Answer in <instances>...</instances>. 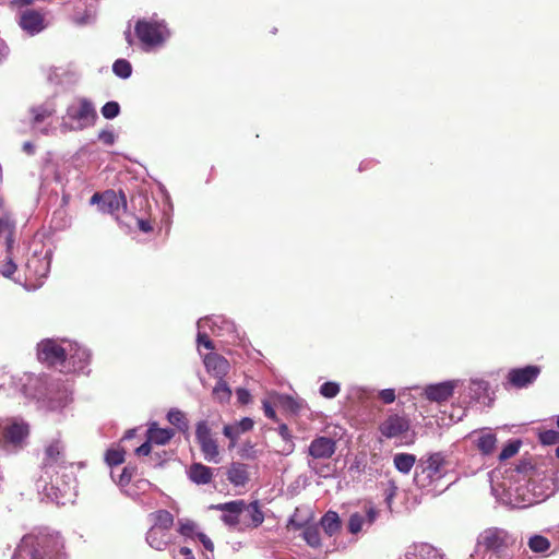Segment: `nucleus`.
Masks as SVG:
<instances>
[{
  "label": "nucleus",
  "mask_w": 559,
  "mask_h": 559,
  "mask_svg": "<svg viewBox=\"0 0 559 559\" xmlns=\"http://www.w3.org/2000/svg\"><path fill=\"white\" fill-rule=\"evenodd\" d=\"M132 473H133V468L131 467H124L122 473L120 474L119 476V480H118V484L120 486H126L130 483L131 480V477H132Z\"/></svg>",
  "instance_id": "nucleus-51"
},
{
  "label": "nucleus",
  "mask_w": 559,
  "mask_h": 559,
  "mask_svg": "<svg viewBox=\"0 0 559 559\" xmlns=\"http://www.w3.org/2000/svg\"><path fill=\"white\" fill-rule=\"evenodd\" d=\"M302 535H304V539L310 547L317 548L320 546V531H319L318 526H314V525L306 526Z\"/></svg>",
  "instance_id": "nucleus-38"
},
{
  "label": "nucleus",
  "mask_w": 559,
  "mask_h": 559,
  "mask_svg": "<svg viewBox=\"0 0 559 559\" xmlns=\"http://www.w3.org/2000/svg\"><path fill=\"white\" fill-rule=\"evenodd\" d=\"M539 441L545 445H551L559 442V432L556 430H546L539 433Z\"/></svg>",
  "instance_id": "nucleus-45"
},
{
  "label": "nucleus",
  "mask_w": 559,
  "mask_h": 559,
  "mask_svg": "<svg viewBox=\"0 0 559 559\" xmlns=\"http://www.w3.org/2000/svg\"><path fill=\"white\" fill-rule=\"evenodd\" d=\"M540 368L538 366H525L523 368H514L508 372L507 384L516 389L531 385L539 376Z\"/></svg>",
  "instance_id": "nucleus-15"
},
{
  "label": "nucleus",
  "mask_w": 559,
  "mask_h": 559,
  "mask_svg": "<svg viewBox=\"0 0 559 559\" xmlns=\"http://www.w3.org/2000/svg\"><path fill=\"white\" fill-rule=\"evenodd\" d=\"M188 476L191 481L198 485H206L213 478L212 468L201 463H193L188 471Z\"/></svg>",
  "instance_id": "nucleus-25"
},
{
  "label": "nucleus",
  "mask_w": 559,
  "mask_h": 559,
  "mask_svg": "<svg viewBox=\"0 0 559 559\" xmlns=\"http://www.w3.org/2000/svg\"><path fill=\"white\" fill-rule=\"evenodd\" d=\"M112 71L117 76L128 79L132 73V67L126 59H118L112 64Z\"/></svg>",
  "instance_id": "nucleus-39"
},
{
  "label": "nucleus",
  "mask_w": 559,
  "mask_h": 559,
  "mask_svg": "<svg viewBox=\"0 0 559 559\" xmlns=\"http://www.w3.org/2000/svg\"><path fill=\"white\" fill-rule=\"evenodd\" d=\"M245 507V500H234L213 506L212 508L223 512L221 519L226 525L235 527L241 523Z\"/></svg>",
  "instance_id": "nucleus-17"
},
{
  "label": "nucleus",
  "mask_w": 559,
  "mask_h": 559,
  "mask_svg": "<svg viewBox=\"0 0 559 559\" xmlns=\"http://www.w3.org/2000/svg\"><path fill=\"white\" fill-rule=\"evenodd\" d=\"M124 36H126V40H127L129 44H132V36H131L130 31H127V32L124 33Z\"/></svg>",
  "instance_id": "nucleus-63"
},
{
  "label": "nucleus",
  "mask_w": 559,
  "mask_h": 559,
  "mask_svg": "<svg viewBox=\"0 0 559 559\" xmlns=\"http://www.w3.org/2000/svg\"><path fill=\"white\" fill-rule=\"evenodd\" d=\"M154 525L152 527H158L169 532V528L174 525V515L167 510H158L153 513Z\"/></svg>",
  "instance_id": "nucleus-34"
},
{
  "label": "nucleus",
  "mask_w": 559,
  "mask_h": 559,
  "mask_svg": "<svg viewBox=\"0 0 559 559\" xmlns=\"http://www.w3.org/2000/svg\"><path fill=\"white\" fill-rule=\"evenodd\" d=\"M138 225H139V228L144 233H148L150 230H152V226L147 221L138 219Z\"/></svg>",
  "instance_id": "nucleus-60"
},
{
  "label": "nucleus",
  "mask_w": 559,
  "mask_h": 559,
  "mask_svg": "<svg viewBox=\"0 0 559 559\" xmlns=\"http://www.w3.org/2000/svg\"><path fill=\"white\" fill-rule=\"evenodd\" d=\"M100 112L106 119H114L120 112V106L117 102H107L100 109Z\"/></svg>",
  "instance_id": "nucleus-44"
},
{
  "label": "nucleus",
  "mask_w": 559,
  "mask_h": 559,
  "mask_svg": "<svg viewBox=\"0 0 559 559\" xmlns=\"http://www.w3.org/2000/svg\"><path fill=\"white\" fill-rule=\"evenodd\" d=\"M445 464V456L441 452L421 456L415 467V485L427 492L437 491V483L447 474Z\"/></svg>",
  "instance_id": "nucleus-4"
},
{
  "label": "nucleus",
  "mask_w": 559,
  "mask_h": 559,
  "mask_svg": "<svg viewBox=\"0 0 559 559\" xmlns=\"http://www.w3.org/2000/svg\"><path fill=\"white\" fill-rule=\"evenodd\" d=\"M497 438L491 431H483L475 440L477 449L484 454L489 455L496 448Z\"/></svg>",
  "instance_id": "nucleus-31"
},
{
  "label": "nucleus",
  "mask_w": 559,
  "mask_h": 559,
  "mask_svg": "<svg viewBox=\"0 0 559 559\" xmlns=\"http://www.w3.org/2000/svg\"><path fill=\"white\" fill-rule=\"evenodd\" d=\"M138 38L146 47L162 45L169 36V32L164 23L140 20L135 25Z\"/></svg>",
  "instance_id": "nucleus-8"
},
{
  "label": "nucleus",
  "mask_w": 559,
  "mask_h": 559,
  "mask_svg": "<svg viewBox=\"0 0 559 559\" xmlns=\"http://www.w3.org/2000/svg\"><path fill=\"white\" fill-rule=\"evenodd\" d=\"M263 411H264V415L272 419V420H276V413L274 411V408L272 407V405L267 402V401H263Z\"/></svg>",
  "instance_id": "nucleus-57"
},
{
  "label": "nucleus",
  "mask_w": 559,
  "mask_h": 559,
  "mask_svg": "<svg viewBox=\"0 0 559 559\" xmlns=\"http://www.w3.org/2000/svg\"><path fill=\"white\" fill-rule=\"evenodd\" d=\"M63 539L59 534L22 538L12 559H66Z\"/></svg>",
  "instance_id": "nucleus-3"
},
{
  "label": "nucleus",
  "mask_w": 559,
  "mask_h": 559,
  "mask_svg": "<svg viewBox=\"0 0 559 559\" xmlns=\"http://www.w3.org/2000/svg\"><path fill=\"white\" fill-rule=\"evenodd\" d=\"M237 399L241 404H248L250 402L251 395L247 389L239 388L236 391Z\"/></svg>",
  "instance_id": "nucleus-54"
},
{
  "label": "nucleus",
  "mask_w": 559,
  "mask_h": 559,
  "mask_svg": "<svg viewBox=\"0 0 559 559\" xmlns=\"http://www.w3.org/2000/svg\"><path fill=\"white\" fill-rule=\"evenodd\" d=\"M341 391L337 382L328 381L320 386V394L326 399L335 397Z\"/></svg>",
  "instance_id": "nucleus-43"
},
{
  "label": "nucleus",
  "mask_w": 559,
  "mask_h": 559,
  "mask_svg": "<svg viewBox=\"0 0 559 559\" xmlns=\"http://www.w3.org/2000/svg\"><path fill=\"white\" fill-rule=\"evenodd\" d=\"M223 432L231 441L237 440L240 436L239 429L236 425H226L223 429Z\"/></svg>",
  "instance_id": "nucleus-48"
},
{
  "label": "nucleus",
  "mask_w": 559,
  "mask_h": 559,
  "mask_svg": "<svg viewBox=\"0 0 559 559\" xmlns=\"http://www.w3.org/2000/svg\"><path fill=\"white\" fill-rule=\"evenodd\" d=\"M409 428L411 421L406 416L393 414L381 423L379 430L382 436L392 439L403 437Z\"/></svg>",
  "instance_id": "nucleus-16"
},
{
  "label": "nucleus",
  "mask_w": 559,
  "mask_h": 559,
  "mask_svg": "<svg viewBox=\"0 0 559 559\" xmlns=\"http://www.w3.org/2000/svg\"><path fill=\"white\" fill-rule=\"evenodd\" d=\"M151 441H146L143 444H141L139 448H136L135 453L138 455H148L151 453Z\"/></svg>",
  "instance_id": "nucleus-58"
},
{
  "label": "nucleus",
  "mask_w": 559,
  "mask_h": 559,
  "mask_svg": "<svg viewBox=\"0 0 559 559\" xmlns=\"http://www.w3.org/2000/svg\"><path fill=\"white\" fill-rule=\"evenodd\" d=\"M98 140L106 145H112L116 141V135L111 130H102L98 133Z\"/></svg>",
  "instance_id": "nucleus-47"
},
{
  "label": "nucleus",
  "mask_w": 559,
  "mask_h": 559,
  "mask_svg": "<svg viewBox=\"0 0 559 559\" xmlns=\"http://www.w3.org/2000/svg\"><path fill=\"white\" fill-rule=\"evenodd\" d=\"M195 439L207 462L218 463L219 451L216 440L212 437L211 429L205 421H200L195 429Z\"/></svg>",
  "instance_id": "nucleus-12"
},
{
  "label": "nucleus",
  "mask_w": 559,
  "mask_h": 559,
  "mask_svg": "<svg viewBox=\"0 0 559 559\" xmlns=\"http://www.w3.org/2000/svg\"><path fill=\"white\" fill-rule=\"evenodd\" d=\"M236 426L238 427L239 432L242 433L252 429L253 420L249 417H245L240 421H238Z\"/></svg>",
  "instance_id": "nucleus-52"
},
{
  "label": "nucleus",
  "mask_w": 559,
  "mask_h": 559,
  "mask_svg": "<svg viewBox=\"0 0 559 559\" xmlns=\"http://www.w3.org/2000/svg\"><path fill=\"white\" fill-rule=\"evenodd\" d=\"M203 362L207 372L217 378V380L224 379L230 369L229 361L218 354H207Z\"/></svg>",
  "instance_id": "nucleus-20"
},
{
  "label": "nucleus",
  "mask_w": 559,
  "mask_h": 559,
  "mask_svg": "<svg viewBox=\"0 0 559 559\" xmlns=\"http://www.w3.org/2000/svg\"><path fill=\"white\" fill-rule=\"evenodd\" d=\"M28 425L17 418H8L0 420V447L1 448H22L28 437Z\"/></svg>",
  "instance_id": "nucleus-7"
},
{
  "label": "nucleus",
  "mask_w": 559,
  "mask_h": 559,
  "mask_svg": "<svg viewBox=\"0 0 559 559\" xmlns=\"http://www.w3.org/2000/svg\"><path fill=\"white\" fill-rule=\"evenodd\" d=\"M13 231H14L13 221L2 209H0V236H4V238H5L8 253H10V250L14 242Z\"/></svg>",
  "instance_id": "nucleus-28"
},
{
  "label": "nucleus",
  "mask_w": 559,
  "mask_h": 559,
  "mask_svg": "<svg viewBox=\"0 0 559 559\" xmlns=\"http://www.w3.org/2000/svg\"><path fill=\"white\" fill-rule=\"evenodd\" d=\"M146 542L152 548L162 551L171 543V536L167 531L151 527L146 533Z\"/></svg>",
  "instance_id": "nucleus-23"
},
{
  "label": "nucleus",
  "mask_w": 559,
  "mask_h": 559,
  "mask_svg": "<svg viewBox=\"0 0 559 559\" xmlns=\"http://www.w3.org/2000/svg\"><path fill=\"white\" fill-rule=\"evenodd\" d=\"M0 386H9L13 393L37 399L50 411L61 409L71 402L72 385L61 379H48L33 373L0 376Z\"/></svg>",
  "instance_id": "nucleus-1"
},
{
  "label": "nucleus",
  "mask_w": 559,
  "mask_h": 559,
  "mask_svg": "<svg viewBox=\"0 0 559 559\" xmlns=\"http://www.w3.org/2000/svg\"><path fill=\"white\" fill-rule=\"evenodd\" d=\"M26 271L29 277L43 278L49 273L50 261L48 254L39 257L37 254L32 255L26 262Z\"/></svg>",
  "instance_id": "nucleus-22"
},
{
  "label": "nucleus",
  "mask_w": 559,
  "mask_h": 559,
  "mask_svg": "<svg viewBox=\"0 0 559 559\" xmlns=\"http://www.w3.org/2000/svg\"><path fill=\"white\" fill-rule=\"evenodd\" d=\"M489 390V383L481 379H471L465 389L466 396L472 401H479L485 397Z\"/></svg>",
  "instance_id": "nucleus-27"
},
{
  "label": "nucleus",
  "mask_w": 559,
  "mask_h": 559,
  "mask_svg": "<svg viewBox=\"0 0 559 559\" xmlns=\"http://www.w3.org/2000/svg\"><path fill=\"white\" fill-rule=\"evenodd\" d=\"M168 421L176 426L180 431L188 430V420L183 412L178 408H171L167 414Z\"/></svg>",
  "instance_id": "nucleus-36"
},
{
  "label": "nucleus",
  "mask_w": 559,
  "mask_h": 559,
  "mask_svg": "<svg viewBox=\"0 0 559 559\" xmlns=\"http://www.w3.org/2000/svg\"><path fill=\"white\" fill-rule=\"evenodd\" d=\"M321 526L323 527L324 532L332 536L334 535L340 528H341V521L340 516L334 511H328L321 519Z\"/></svg>",
  "instance_id": "nucleus-32"
},
{
  "label": "nucleus",
  "mask_w": 559,
  "mask_h": 559,
  "mask_svg": "<svg viewBox=\"0 0 559 559\" xmlns=\"http://www.w3.org/2000/svg\"><path fill=\"white\" fill-rule=\"evenodd\" d=\"M512 544L509 533L502 528L490 527L481 532L477 538V545L485 551L502 552Z\"/></svg>",
  "instance_id": "nucleus-11"
},
{
  "label": "nucleus",
  "mask_w": 559,
  "mask_h": 559,
  "mask_svg": "<svg viewBox=\"0 0 559 559\" xmlns=\"http://www.w3.org/2000/svg\"><path fill=\"white\" fill-rule=\"evenodd\" d=\"M57 111L53 99H47L41 104L34 105L29 108V123L32 128L43 134H49L53 130L51 119Z\"/></svg>",
  "instance_id": "nucleus-9"
},
{
  "label": "nucleus",
  "mask_w": 559,
  "mask_h": 559,
  "mask_svg": "<svg viewBox=\"0 0 559 559\" xmlns=\"http://www.w3.org/2000/svg\"><path fill=\"white\" fill-rule=\"evenodd\" d=\"M24 150L27 153H33V145H32V143H29V142L24 143Z\"/></svg>",
  "instance_id": "nucleus-62"
},
{
  "label": "nucleus",
  "mask_w": 559,
  "mask_h": 559,
  "mask_svg": "<svg viewBox=\"0 0 559 559\" xmlns=\"http://www.w3.org/2000/svg\"><path fill=\"white\" fill-rule=\"evenodd\" d=\"M397 492V486L394 481H389L388 487L384 490V501L389 508H391L392 501Z\"/></svg>",
  "instance_id": "nucleus-46"
},
{
  "label": "nucleus",
  "mask_w": 559,
  "mask_h": 559,
  "mask_svg": "<svg viewBox=\"0 0 559 559\" xmlns=\"http://www.w3.org/2000/svg\"><path fill=\"white\" fill-rule=\"evenodd\" d=\"M368 525H371L378 518V510L373 507H369L364 515Z\"/></svg>",
  "instance_id": "nucleus-55"
},
{
  "label": "nucleus",
  "mask_w": 559,
  "mask_h": 559,
  "mask_svg": "<svg viewBox=\"0 0 559 559\" xmlns=\"http://www.w3.org/2000/svg\"><path fill=\"white\" fill-rule=\"evenodd\" d=\"M520 447H521V441L520 440L510 441L501 450V452L499 454V460L500 461H506V460L514 456L519 452Z\"/></svg>",
  "instance_id": "nucleus-42"
},
{
  "label": "nucleus",
  "mask_w": 559,
  "mask_h": 559,
  "mask_svg": "<svg viewBox=\"0 0 559 559\" xmlns=\"http://www.w3.org/2000/svg\"><path fill=\"white\" fill-rule=\"evenodd\" d=\"M67 344V368L66 372H85L91 359L88 349L71 341H64Z\"/></svg>",
  "instance_id": "nucleus-14"
},
{
  "label": "nucleus",
  "mask_w": 559,
  "mask_h": 559,
  "mask_svg": "<svg viewBox=\"0 0 559 559\" xmlns=\"http://www.w3.org/2000/svg\"><path fill=\"white\" fill-rule=\"evenodd\" d=\"M379 397L385 404H391L395 401V391L393 389H384L379 392Z\"/></svg>",
  "instance_id": "nucleus-49"
},
{
  "label": "nucleus",
  "mask_w": 559,
  "mask_h": 559,
  "mask_svg": "<svg viewBox=\"0 0 559 559\" xmlns=\"http://www.w3.org/2000/svg\"><path fill=\"white\" fill-rule=\"evenodd\" d=\"M227 479L235 487H243L249 481V473L246 464L234 462L226 473Z\"/></svg>",
  "instance_id": "nucleus-24"
},
{
  "label": "nucleus",
  "mask_w": 559,
  "mask_h": 559,
  "mask_svg": "<svg viewBox=\"0 0 559 559\" xmlns=\"http://www.w3.org/2000/svg\"><path fill=\"white\" fill-rule=\"evenodd\" d=\"M210 323H213V325H216V320H213V318H203L198 321V344L204 346L207 349H213L214 345L213 342L210 340V337L206 335V333L202 332V330L209 325Z\"/></svg>",
  "instance_id": "nucleus-33"
},
{
  "label": "nucleus",
  "mask_w": 559,
  "mask_h": 559,
  "mask_svg": "<svg viewBox=\"0 0 559 559\" xmlns=\"http://www.w3.org/2000/svg\"><path fill=\"white\" fill-rule=\"evenodd\" d=\"M19 25L31 36L39 34L46 28L44 14L33 9L21 12Z\"/></svg>",
  "instance_id": "nucleus-18"
},
{
  "label": "nucleus",
  "mask_w": 559,
  "mask_h": 559,
  "mask_svg": "<svg viewBox=\"0 0 559 559\" xmlns=\"http://www.w3.org/2000/svg\"><path fill=\"white\" fill-rule=\"evenodd\" d=\"M175 436V430L170 428H158L153 423L147 430V439L156 444L164 445Z\"/></svg>",
  "instance_id": "nucleus-26"
},
{
  "label": "nucleus",
  "mask_w": 559,
  "mask_h": 559,
  "mask_svg": "<svg viewBox=\"0 0 559 559\" xmlns=\"http://www.w3.org/2000/svg\"><path fill=\"white\" fill-rule=\"evenodd\" d=\"M179 556H182L183 559H195L192 554V550L188 547H180L178 552H176L175 550L173 551L174 559H178Z\"/></svg>",
  "instance_id": "nucleus-53"
},
{
  "label": "nucleus",
  "mask_w": 559,
  "mask_h": 559,
  "mask_svg": "<svg viewBox=\"0 0 559 559\" xmlns=\"http://www.w3.org/2000/svg\"><path fill=\"white\" fill-rule=\"evenodd\" d=\"M336 451V442L330 437H317L314 438L309 447L308 453L312 457V461L308 462L309 467L318 474L317 460H325L333 456Z\"/></svg>",
  "instance_id": "nucleus-13"
},
{
  "label": "nucleus",
  "mask_w": 559,
  "mask_h": 559,
  "mask_svg": "<svg viewBox=\"0 0 559 559\" xmlns=\"http://www.w3.org/2000/svg\"><path fill=\"white\" fill-rule=\"evenodd\" d=\"M524 501H526L527 504H534V503H537L539 500L535 499V498H527V499H524Z\"/></svg>",
  "instance_id": "nucleus-64"
},
{
  "label": "nucleus",
  "mask_w": 559,
  "mask_h": 559,
  "mask_svg": "<svg viewBox=\"0 0 559 559\" xmlns=\"http://www.w3.org/2000/svg\"><path fill=\"white\" fill-rule=\"evenodd\" d=\"M461 383L460 380H450L436 384H430L425 388V396L431 402L442 403L448 401L454 389Z\"/></svg>",
  "instance_id": "nucleus-19"
},
{
  "label": "nucleus",
  "mask_w": 559,
  "mask_h": 559,
  "mask_svg": "<svg viewBox=\"0 0 559 559\" xmlns=\"http://www.w3.org/2000/svg\"><path fill=\"white\" fill-rule=\"evenodd\" d=\"M264 521V514L260 508L259 501L250 503L246 502L243 514L241 515V523L245 527H259Z\"/></svg>",
  "instance_id": "nucleus-21"
},
{
  "label": "nucleus",
  "mask_w": 559,
  "mask_h": 559,
  "mask_svg": "<svg viewBox=\"0 0 559 559\" xmlns=\"http://www.w3.org/2000/svg\"><path fill=\"white\" fill-rule=\"evenodd\" d=\"M197 538L202 543V545L204 546V548L206 550H209V551L214 550L213 542L204 533L201 532Z\"/></svg>",
  "instance_id": "nucleus-56"
},
{
  "label": "nucleus",
  "mask_w": 559,
  "mask_h": 559,
  "mask_svg": "<svg viewBox=\"0 0 559 559\" xmlns=\"http://www.w3.org/2000/svg\"><path fill=\"white\" fill-rule=\"evenodd\" d=\"M64 338H46L39 342L37 345L38 360L48 366L60 368V371L66 372L67 344H64Z\"/></svg>",
  "instance_id": "nucleus-6"
},
{
  "label": "nucleus",
  "mask_w": 559,
  "mask_h": 559,
  "mask_svg": "<svg viewBox=\"0 0 559 559\" xmlns=\"http://www.w3.org/2000/svg\"><path fill=\"white\" fill-rule=\"evenodd\" d=\"M528 547L533 552L542 554L550 548V542L545 536L533 535L528 539Z\"/></svg>",
  "instance_id": "nucleus-37"
},
{
  "label": "nucleus",
  "mask_w": 559,
  "mask_h": 559,
  "mask_svg": "<svg viewBox=\"0 0 559 559\" xmlns=\"http://www.w3.org/2000/svg\"><path fill=\"white\" fill-rule=\"evenodd\" d=\"M416 455L411 453H396L393 456L394 467L402 474H408L416 464Z\"/></svg>",
  "instance_id": "nucleus-30"
},
{
  "label": "nucleus",
  "mask_w": 559,
  "mask_h": 559,
  "mask_svg": "<svg viewBox=\"0 0 559 559\" xmlns=\"http://www.w3.org/2000/svg\"><path fill=\"white\" fill-rule=\"evenodd\" d=\"M213 397L219 403H226L230 400L231 390L224 379L217 380L216 385L213 389Z\"/></svg>",
  "instance_id": "nucleus-35"
},
{
  "label": "nucleus",
  "mask_w": 559,
  "mask_h": 559,
  "mask_svg": "<svg viewBox=\"0 0 559 559\" xmlns=\"http://www.w3.org/2000/svg\"><path fill=\"white\" fill-rule=\"evenodd\" d=\"M177 532L185 538L193 539L201 533L199 524L188 518L177 520Z\"/></svg>",
  "instance_id": "nucleus-29"
},
{
  "label": "nucleus",
  "mask_w": 559,
  "mask_h": 559,
  "mask_svg": "<svg viewBox=\"0 0 559 559\" xmlns=\"http://www.w3.org/2000/svg\"><path fill=\"white\" fill-rule=\"evenodd\" d=\"M214 320H216V325H213V323H210L209 326L211 328L212 332L214 334H216V335H219V332H216V330H215L216 328L219 329L218 328V321H221L222 323L226 324L227 329H231L233 328L231 323L226 322V321L222 320L221 318H215Z\"/></svg>",
  "instance_id": "nucleus-59"
},
{
  "label": "nucleus",
  "mask_w": 559,
  "mask_h": 559,
  "mask_svg": "<svg viewBox=\"0 0 559 559\" xmlns=\"http://www.w3.org/2000/svg\"><path fill=\"white\" fill-rule=\"evenodd\" d=\"M105 460L110 466L120 465L124 461V451L120 449H109L106 452Z\"/></svg>",
  "instance_id": "nucleus-41"
},
{
  "label": "nucleus",
  "mask_w": 559,
  "mask_h": 559,
  "mask_svg": "<svg viewBox=\"0 0 559 559\" xmlns=\"http://www.w3.org/2000/svg\"><path fill=\"white\" fill-rule=\"evenodd\" d=\"M64 445L60 440H53L45 450L43 468L39 478L36 480V488L45 498L64 504L63 499L71 496L74 487L72 486V475L60 471L66 469Z\"/></svg>",
  "instance_id": "nucleus-2"
},
{
  "label": "nucleus",
  "mask_w": 559,
  "mask_h": 559,
  "mask_svg": "<svg viewBox=\"0 0 559 559\" xmlns=\"http://www.w3.org/2000/svg\"><path fill=\"white\" fill-rule=\"evenodd\" d=\"M97 112L93 103L85 97H78L71 102L62 116L60 130L63 133L82 131L95 123Z\"/></svg>",
  "instance_id": "nucleus-5"
},
{
  "label": "nucleus",
  "mask_w": 559,
  "mask_h": 559,
  "mask_svg": "<svg viewBox=\"0 0 559 559\" xmlns=\"http://www.w3.org/2000/svg\"><path fill=\"white\" fill-rule=\"evenodd\" d=\"M365 524H367V522L362 514L358 512L353 513L348 521V531L352 534H357L362 530Z\"/></svg>",
  "instance_id": "nucleus-40"
},
{
  "label": "nucleus",
  "mask_w": 559,
  "mask_h": 559,
  "mask_svg": "<svg viewBox=\"0 0 559 559\" xmlns=\"http://www.w3.org/2000/svg\"><path fill=\"white\" fill-rule=\"evenodd\" d=\"M90 203L97 204L100 212L116 216L117 219L120 212H124L127 209L126 195L121 191L119 193L114 190L96 192L92 195Z\"/></svg>",
  "instance_id": "nucleus-10"
},
{
  "label": "nucleus",
  "mask_w": 559,
  "mask_h": 559,
  "mask_svg": "<svg viewBox=\"0 0 559 559\" xmlns=\"http://www.w3.org/2000/svg\"><path fill=\"white\" fill-rule=\"evenodd\" d=\"M280 432H281V435H282L284 438H286V436L288 435V428H287V426H286V425H282V426L280 427Z\"/></svg>",
  "instance_id": "nucleus-61"
},
{
  "label": "nucleus",
  "mask_w": 559,
  "mask_h": 559,
  "mask_svg": "<svg viewBox=\"0 0 559 559\" xmlns=\"http://www.w3.org/2000/svg\"><path fill=\"white\" fill-rule=\"evenodd\" d=\"M7 258L8 262L2 266L0 272L3 276L10 277L15 272L16 265L9 255Z\"/></svg>",
  "instance_id": "nucleus-50"
}]
</instances>
